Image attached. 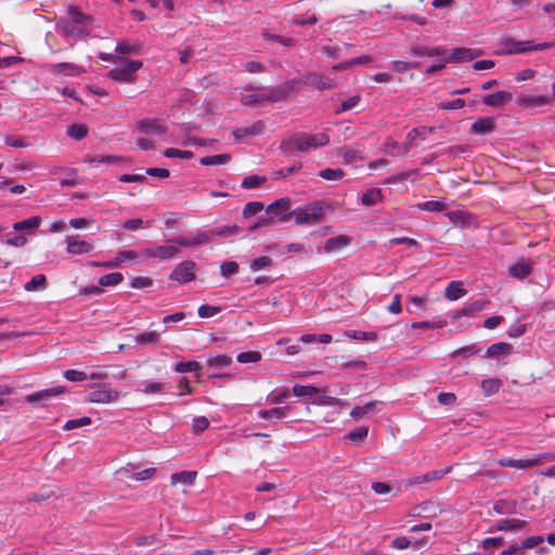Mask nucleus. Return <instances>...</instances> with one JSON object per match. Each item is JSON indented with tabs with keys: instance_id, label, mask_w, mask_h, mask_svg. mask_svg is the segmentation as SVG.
Masks as SVG:
<instances>
[{
	"instance_id": "obj_1",
	"label": "nucleus",
	"mask_w": 555,
	"mask_h": 555,
	"mask_svg": "<svg viewBox=\"0 0 555 555\" xmlns=\"http://www.w3.org/2000/svg\"><path fill=\"white\" fill-rule=\"evenodd\" d=\"M330 143L326 133L307 134L304 132L292 135L288 140L281 143V150L286 155H293L295 151L308 152L310 149L325 146Z\"/></svg>"
},
{
	"instance_id": "obj_2",
	"label": "nucleus",
	"mask_w": 555,
	"mask_h": 555,
	"mask_svg": "<svg viewBox=\"0 0 555 555\" xmlns=\"http://www.w3.org/2000/svg\"><path fill=\"white\" fill-rule=\"evenodd\" d=\"M143 66L142 61L122 59L120 65L112 68L107 73V77L114 81L121 83H133L137 79V72Z\"/></svg>"
},
{
	"instance_id": "obj_3",
	"label": "nucleus",
	"mask_w": 555,
	"mask_h": 555,
	"mask_svg": "<svg viewBox=\"0 0 555 555\" xmlns=\"http://www.w3.org/2000/svg\"><path fill=\"white\" fill-rule=\"evenodd\" d=\"M322 215L323 208L318 204L306 205L292 210V216L298 225L315 224L320 222Z\"/></svg>"
},
{
	"instance_id": "obj_4",
	"label": "nucleus",
	"mask_w": 555,
	"mask_h": 555,
	"mask_svg": "<svg viewBox=\"0 0 555 555\" xmlns=\"http://www.w3.org/2000/svg\"><path fill=\"white\" fill-rule=\"evenodd\" d=\"M172 244L173 243L145 248L142 250V256L144 259L157 258L159 261L173 259L178 255L179 248Z\"/></svg>"
},
{
	"instance_id": "obj_5",
	"label": "nucleus",
	"mask_w": 555,
	"mask_h": 555,
	"mask_svg": "<svg viewBox=\"0 0 555 555\" xmlns=\"http://www.w3.org/2000/svg\"><path fill=\"white\" fill-rule=\"evenodd\" d=\"M196 264L192 260H184L180 262L173 271L170 273V279L180 284H185L195 280V269Z\"/></svg>"
},
{
	"instance_id": "obj_6",
	"label": "nucleus",
	"mask_w": 555,
	"mask_h": 555,
	"mask_svg": "<svg viewBox=\"0 0 555 555\" xmlns=\"http://www.w3.org/2000/svg\"><path fill=\"white\" fill-rule=\"evenodd\" d=\"M299 90V83L297 80L293 79L286 81L266 93V101L268 102H279L286 99L292 92Z\"/></svg>"
},
{
	"instance_id": "obj_7",
	"label": "nucleus",
	"mask_w": 555,
	"mask_h": 555,
	"mask_svg": "<svg viewBox=\"0 0 555 555\" xmlns=\"http://www.w3.org/2000/svg\"><path fill=\"white\" fill-rule=\"evenodd\" d=\"M210 242V234L206 231H197L194 235L178 236L168 241L181 247H197L208 244Z\"/></svg>"
},
{
	"instance_id": "obj_8",
	"label": "nucleus",
	"mask_w": 555,
	"mask_h": 555,
	"mask_svg": "<svg viewBox=\"0 0 555 555\" xmlns=\"http://www.w3.org/2000/svg\"><path fill=\"white\" fill-rule=\"evenodd\" d=\"M480 55H482V50H480V49L455 48V49L451 50L450 53L447 52L446 62H449V63L469 62Z\"/></svg>"
},
{
	"instance_id": "obj_9",
	"label": "nucleus",
	"mask_w": 555,
	"mask_h": 555,
	"mask_svg": "<svg viewBox=\"0 0 555 555\" xmlns=\"http://www.w3.org/2000/svg\"><path fill=\"white\" fill-rule=\"evenodd\" d=\"M292 201L288 197H282L267 207V212L279 218L280 221L286 222L292 217L289 211Z\"/></svg>"
},
{
	"instance_id": "obj_10",
	"label": "nucleus",
	"mask_w": 555,
	"mask_h": 555,
	"mask_svg": "<svg viewBox=\"0 0 555 555\" xmlns=\"http://www.w3.org/2000/svg\"><path fill=\"white\" fill-rule=\"evenodd\" d=\"M119 398V391L112 389L104 385L103 388L91 391L88 395L87 401L91 403H111L117 401Z\"/></svg>"
},
{
	"instance_id": "obj_11",
	"label": "nucleus",
	"mask_w": 555,
	"mask_h": 555,
	"mask_svg": "<svg viewBox=\"0 0 555 555\" xmlns=\"http://www.w3.org/2000/svg\"><path fill=\"white\" fill-rule=\"evenodd\" d=\"M139 254L135 250H120L116 258L105 262H93L94 267L118 268L122 262H139Z\"/></svg>"
},
{
	"instance_id": "obj_12",
	"label": "nucleus",
	"mask_w": 555,
	"mask_h": 555,
	"mask_svg": "<svg viewBox=\"0 0 555 555\" xmlns=\"http://www.w3.org/2000/svg\"><path fill=\"white\" fill-rule=\"evenodd\" d=\"M66 388L64 386H55L49 389H44L35 393L27 395L25 397V400L29 403H42L44 404L46 401L49 399L56 397L59 395L64 393Z\"/></svg>"
},
{
	"instance_id": "obj_13",
	"label": "nucleus",
	"mask_w": 555,
	"mask_h": 555,
	"mask_svg": "<svg viewBox=\"0 0 555 555\" xmlns=\"http://www.w3.org/2000/svg\"><path fill=\"white\" fill-rule=\"evenodd\" d=\"M302 81L305 85L314 87L320 91L334 87L333 79L318 73L306 74L302 78Z\"/></svg>"
},
{
	"instance_id": "obj_14",
	"label": "nucleus",
	"mask_w": 555,
	"mask_h": 555,
	"mask_svg": "<svg viewBox=\"0 0 555 555\" xmlns=\"http://www.w3.org/2000/svg\"><path fill=\"white\" fill-rule=\"evenodd\" d=\"M501 467H512L516 469H526L541 464V457H532L526 460H515L511 457H502L498 461Z\"/></svg>"
},
{
	"instance_id": "obj_15",
	"label": "nucleus",
	"mask_w": 555,
	"mask_h": 555,
	"mask_svg": "<svg viewBox=\"0 0 555 555\" xmlns=\"http://www.w3.org/2000/svg\"><path fill=\"white\" fill-rule=\"evenodd\" d=\"M137 128L144 134H163L166 132L164 124L154 118H144L137 124Z\"/></svg>"
},
{
	"instance_id": "obj_16",
	"label": "nucleus",
	"mask_w": 555,
	"mask_h": 555,
	"mask_svg": "<svg viewBox=\"0 0 555 555\" xmlns=\"http://www.w3.org/2000/svg\"><path fill=\"white\" fill-rule=\"evenodd\" d=\"M260 90V87H257L255 85H247L244 88V93L241 94V103L244 106H254L257 105L259 102L266 101V93L260 92H254L251 91H258Z\"/></svg>"
},
{
	"instance_id": "obj_17",
	"label": "nucleus",
	"mask_w": 555,
	"mask_h": 555,
	"mask_svg": "<svg viewBox=\"0 0 555 555\" xmlns=\"http://www.w3.org/2000/svg\"><path fill=\"white\" fill-rule=\"evenodd\" d=\"M66 244L67 253L72 255L89 254L93 249L90 243L79 240L77 236H67Z\"/></svg>"
},
{
	"instance_id": "obj_18",
	"label": "nucleus",
	"mask_w": 555,
	"mask_h": 555,
	"mask_svg": "<svg viewBox=\"0 0 555 555\" xmlns=\"http://www.w3.org/2000/svg\"><path fill=\"white\" fill-rule=\"evenodd\" d=\"M266 129V125L262 120H257L249 127H237L233 130V135L235 140L240 141L245 137L249 135H260L263 133Z\"/></svg>"
},
{
	"instance_id": "obj_19",
	"label": "nucleus",
	"mask_w": 555,
	"mask_h": 555,
	"mask_svg": "<svg viewBox=\"0 0 555 555\" xmlns=\"http://www.w3.org/2000/svg\"><path fill=\"white\" fill-rule=\"evenodd\" d=\"M490 302L485 299H478L466 304L462 309L456 310L452 318L460 319L461 317H474L477 312L485 309Z\"/></svg>"
},
{
	"instance_id": "obj_20",
	"label": "nucleus",
	"mask_w": 555,
	"mask_h": 555,
	"mask_svg": "<svg viewBox=\"0 0 555 555\" xmlns=\"http://www.w3.org/2000/svg\"><path fill=\"white\" fill-rule=\"evenodd\" d=\"M502 44L504 49L500 51L499 54H514L531 51L530 41H516L513 38H507L502 42Z\"/></svg>"
},
{
	"instance_id": "obj_21",
	"label": "nucleus",
	"mask_w": 555,
	"mask_h": 555,
	"mask_svg": "<svg viewBox=\"0 0 555 555\" xmlns=\"http://www.w3.org/2000/svg\"><path fill=\"white\" fill-rule=\"evenodd\" d=\"M513 100V94L508 91H496L482 98L483 104L491 107H500Z\"/></svg>"
},
{
	"instance_id": "obj_22",
	"label": "nucleus",
	"mask_w": 555,
	"mask_h": 555,
	"mask_svg": "<svg viewBox=\"0 0 555 555\" xmlns=\"http://www.w3.org/2000/svg\"><path fill=\"white\" fill-rule=\"evenodd\" d=\"M532 272V263L529 260L521 259L515 264L508 268V273L511 276L517 280H524Z\"/></svg>"
},
{
	"instance_id": "obj_23",
	"label": "nucleus",
	"mask_w": 555,
	"mask_h": 555,
	"mask_svg": "<svg viewBox=\"0 0 555 555\" xmlns=\"http://www.w3.org/2000/svg\"><path fill=\"white\" fill-rule=\"evenodd\" d=\"M351 242V238L348 235H338L335 237H331L326 240L324 244V250L327 254L336 253L345 247H347Z\"/></svg>"
},
{
	"instance_id": "obj_24",
	"label": "nucleus",
	"mask_w": 555,
	"mask_h": 555,
	"mask_svg": "<svg viewBox=\"0 0 555 555\" xmlns=\"http://www.w3.org/2000/svg\"><path fill=\"white\" fill-rule=\"evenodd\" d=\"M410 53H411V55H413L415 57H421V56H428V57L446 56L447 55V50L441 48V47L426 48V47H422V46H413L411 48V50H410Z\"/></svg>"
},
{
	"instance_id": "obj_25",
	"label": "nucleus",
	"mask_w": 555,
	"mask_h": 555,
	"mask_svg": "<svg viewBox=\"0 0 555 555\" xmlns=\"http://www.w3.org/2000/svg\"><path fill=\"white\" fill-rule=\"evenodd\" d=\"M52 72L55 74H64L66 76H78L85 73V69L73 63H57L52 66Z\"/></svg>"
},
{
	"instance_id": "obj_26",
	"label": "nucleus",
	"mask_w": 555,
	"mask_h": 555,
	"mask_svg": "<svg viewBox=\"0 0 555 555\" xmlns=\"http://www.w3.org/2000/svg\"><path fill=\"white\" fill-rule=\"evenodd\" d=\"M494 120L491 117H481L472 125V131L477 134L490 133L494 130Z\"/></svg>"
},
{
	"instance_id": "obj_27",
	"label": "nucleus",
	"mask_w": 555,
	"mask_h": 555,
	"mask_svg": "<svg viewBox=\"0 0 555 555\" xmlns=\"http://www.w3.org/2000/svg\"><path fill=\"white\" fill-rule=\"evenodd\" d=\"M197 473L194 470H182L175 473L170 477L171 486L188 485L191 486L196 479Z\"/></svg>"
},
{
	"instance_id": "obj_28",
	"label": "nucleus",
	"mask_w": 555,
	"mask_h": 555,
	"mask_svg": "<svg viewBox=\"0 0 555 555\" xmlns=\"http://www.w3.org/2000/svg\"><path fill=\"white\" fill-rule=\"evenodd\" d=\"M129 338L135 344L147 346L159 344V335L155 331L144 332L138 335H129Z\"/></svg>"
},
{
	"instance_id": "obj_29",
	"label": "nucleus",
	"mask_w": 555,
	"mask_h": 555,
	"mask_svg": "<svg viewBox=\"0 0 555 555\" xmlns=\"http://www.w3.org/2000/svg\"><path fill=\"white\" fill-rule=\"evenodd\" d=\"M379 402L374 400V401H370L367 402L366 404L364 405H357L354 406L351 411H350V416L354 420H361L363 418L364 416H366L367 414H372V413H375L377 410H376V405L378 404Z\"/></svg>"
},
{
	"instance_id": "obj_30",
	"label": "nucleus",
	"mask_w": 555,
	"mask_h": 555,
	"mask_svg": "<svg viewBox=\"0 0 555 555\" xmlns=\"http://www.w3.org/2000/svg\"><path fill=\"white\" fill-rule=\"evenodd\" d=\"M553 102L552 96L547 95H533V96H524L518 100V104L527 107L533 106H542Z\"/></svg>"
},
{
	"instance_id": "obj_31",
	"label": "nucleus",
	"mask_w": 555,
	"mask_h": 555,
	"mask_svg": "<svg viewBox=\"0 0 555 555\" xmlns=\"http://www.w3.org/2000/svg\"><path fill=\"white\" fill-rule=\"evenodd\" d=\"M526 521L517 518H506L496 521L495 527L500 531L518 530L526 526Z\"/></svg>"
},
{
	"instance_id": "obj_32",
	"label": "nucleus",
	"mask_w": 555,
	"mask_h": 555,
	"mask_svg": "<svg viewBox=\"0 0 555 555\" xmlns=\"http://www.w3.org/2000/svg\"><path fill=\"white\" fill-rule=\"evenodd\" d=\"M466 291L463 288L462 282L452 281L446 288V297L450 300H456L463 297Z\"/></svg>"
},
{
	"instance_id": "obj_33",
	"label": "nucleus",
	"mask_w": 555,
	"mask_h": 555,
	"mask_svg": "<svg viewBox=\"0 0 555 555\" xmlns=\"http://www.w3.org/2000/svg\"><path fill=\"white\" fill-rule=\"evenodd\" d=\"M450 472V468H444V469H436V470H431V472H428L422 476H418L414 479L413 483H424V482H429V481H433V480H440L442 479L448 473Z\"/></svg>"
},
{
	"instance_id": "obj_34",
	"label": "nucleus",
	"mask_w": 555,
	"mask_h": 555,
	"mask_svg": "<svg viewBox=\"0 0 555 555\" xmlns=\"http://www.w3.org/2000/svg\"><path fill=\"white\" fill-rule=\"evenodd\" d=\"M40 223L41 218L39 216H33L22 221L15 222L13 224V230L15 232H22L24 230L37 229L40 225Z\"/></svg>"
},
{
	"instance_id": "obj_35",
	"label": "nucleus",
	"mask_w": 555,
	"mask_h": 555,
	"mask_svg": "<svg viewBox=\"0 0 555 555\" xmlns=\"http://www.w3.org/2000/svg\"><path fill=\"white\" fill-rule=\"evenodd\" d=\"M231 155L230 154H218L211 156H205L199 159V163L204 166H219L225 165L230 163Z\"/></svg>"
},
{
	"instance_id": "obj_36",
	"label": "nucleus",
	"mask_w": 555,
	"mask_h": 555,
	"mask_svg": "<svg viewBox=\"0 0 555 555\" xmlns=\"http://www.w3.org/2000/svg\"><path fill=\"white\" fill-rule=\"evenodd\" d=\"M383 199V193L380 189H371L366 191L361 198V203L365 206H373Z\"/></svg>"
},
{
	"instance_id": "obj_37",
	"label": "nucleus",
	"mask_w": 555,
	"mask_h": 555,
	"mask_svg": "<svg viewBox=\"0 0 555 555\" xmlns=\"http://www.w3.org/2000/svg\"><path fill=\"white\" fill-rule=\"evenodd\" d=\"M503 382L499 378H487L481 382V388L486 396H492L501 389Z\"/></svg>"
},
{
	"instance_id": "obj_38",
	"label": "nucleus",
	"mask_w": 555,
	"mask_h": 555,
	"mask_svg": "<svg viewBox=\"0 0 555 555\" xmlns=\"http://www.w3.org/2000/svg\"><path fill=\"white\" fill-rule=\"evenodd\" d=\"M47 287V278L44 274H36L24 286L26 292H37Z\"/></svg>"
},
{
	"instance_id": "obj_39",
	"label": "nucleus",
	"mask_w": 555,
	"mask_h": 555,
	"mask_svg": "<svg viewBox=\"0 0 555 555\" xmlns=\"http://www.w3.org/2000/svg\"><path fill=\"white\" fill-rule=\"evenodd\" d=\"M446 203L443 199L427 201L416 205V208L424 211L440 212L446 209Z\"/></svg>"
},
{
	"instance_id": "obj_40",
	"label": "nucleus",
	"mask_w": 555,
	"mask_h": 555,
	"mask_svg": "<svg viewBox=\"0 0 555 555\" xmlns=\"http://www.w3.org/2000/svg\"><path fill=\"white\" fill-rule=\"evenodd\" d=\"M67 12L70 22L75 25H86L88 22L91 21V17L89 15H86L76 7H69Z\"/></svg>"
},
{
	"instance_id": "obj_41",
	"label": "nucleus",
	"mask_w": 555,
	"mask_h": 555,
	"mask_svg": "<svg viewBox=\"0 0 555 555\" xmlns=\"http://www.w3.org/2000/svg\"><path fill=\"white\" fill-rule=\"evenodd\" d=\"M124 280V275L120 272H112L105 275H102L99 279L100 286H116L120 284Z\"/></svg>"
},
{
	"instance_id": "obj_42",
	"label": "nucleus",
	"mask_w": 555,
	"mask_h": 555,
	"mask_svg": "<svg viewBox=\"0 0 555 555\" xmlns=\"http://www.w3.org/2000/svg\"><path fill=\"white\" fill-rule=\"evenodd\" d=\"M287 409H288L287 406H284V408H273L270 410H260L258 415H259V417H261L263 420H272V418L281 420L282 417L285 416Z\"/></svg>"
},
{
	"instance_id": "obj_43",
	"label": "nucleus",
	"mask_w": 555,
	"mask_h": 555,
	"mask_svg": "<svg viewBox=\"0 0 555 555\" xmlns=\"http://www.w3.org/2000/svg\"><path fill=\"white\" fill-rule=\"evenodd\" d=\"M319 392V389L314 386H306V385H299V384H296L294 387H293V393L296 396V397H313L315 395H318Z\"/></svg>"
},
{
	"instance_id": "obj_44",
	"label": "nucleus",
	"mask_w": 555,
	"mask_h": 555,
	"mask_svg": "<svg viewBox=\"0 0 555 555\" xmlns=\"http://www.w3.org/2000/svg\"><path fill=\"white\" fill-rule=\"evenodd\" d=\"M66 133L70 138H74L76 140H81L87 135L88 128H87V126H85L82 124H73L72 126H69L67 128Z\"/></svg>"
},
{
	"instance_id": "obj_45",
	"label": "nucleus",
	"mask_w": 555,
	"mask_h": 555,
	"mask_svg": "<svg viewBox=\"0 0 555 555\" xmlns=\"http://www.w3.org/2000/svg\"><path fill=\"white\" fill-rule=\"evenodd\" d=\"M319 176L325 180L337 181L345 177V172L340 168H325L320 171Z\"/></svg>"
},
{
	"instance_id": "obj_46",
	"label": "nucleus",
	"mask_w": 555,
	"mask_h": 555,
	"mask_svg": "<svg viewBox=\"0 0 555 555\" xmlns=\"http://www.w3.org/2000/svg\"><path fill=\"white\" fill-rule=\"evenodd\" d=\"M231 363H232V358L225 353H220L215 357H210L207 360L208 366L224 367V366H229Z\"/></svg>"
},
{
	"instance_id": "obj_47",
	"label": "nucleus",
	"mask_w": 555,
	"mask_h": 555,
	"mask_svg": "<svg viewBox=\"0 0 555 555\" xmlns=\"http://www.w3.org/2000/svg\"><path fill=\"white\" fill-rule=\"evenodd\" d=\"M267 181L266 177L251 175L243 179L241 186L243 189H256Z\"/></svg>"
},
{
	"instance_id": "obj_48",
	"label": "nucleus",
	"mask_w": 555,
	"mask_h": 555,
	"mask_svg": "<svg viewBox=\"0 0 555 555\" xmlns=\"http://www.w3.org/2000/svg\"><path fill=\"white\" fill-rule=\"evenodd\" d=\"M140 50V44L129 41L118 42L115 51L121 54H135Z\"/></svg>"
},
{
	"instance_id": "obj_49",
	"label": "nucleus",
	"mask_w": 555,
	"mask_h": 555,
	"mask_svg": "<svg viewBox=\"0 0 555 555\" xmlns=\"http://www.w3.org/2000/svg\"><path fill=\"white\" fill-rule=\"evenodd\" d=\"M345 335L353 339H362L365 341H375L377 339L375 332L347 331Z\"/></svg>"
},
{
	"instance_id": "obj_50",
	"label": "nucleus",
	"mask_w": 555,
	"mask_h": 555,
	"mask_svg": "<svg viewBox=\"0 0 555 555\" xmlns=\"http://www.w3.org/2000/svg\"><path fill=\"white\" fill-rule=\"evenodd\" d=\"M512 351V346L507 343H498L493 344L488 349V354L490 357H496L499 354H508Z\"/></svg>"
},
{
	"instance_id": "obj_51",
	"label": "nucleus",
	"mask_w": 555,
	"mask_h": 555,
	"mask_svg": "<svg viewBox=\"0 0 555 555\" xmlns=\"http://www.w3.org/2000/svg\"><path fill=\"white\" fill-rule=\"evenodd\" d=\"M262 356L259 351H245L241 352L236 360L240 363H256L261 360Z\"/></svg>"
},
{
	"instance_id": "obj_52",
	"label": "nucleus",
	"mask_w": 555,
	"mask_h": 555,
	"mask_svg": "<svg viewBox=\"0 0 555 555\" xmlns=\"http://www.w3.org/2000/svg\"><path fill=\"white\" fill-rule=\"evenodd\" d=\"M202 365L197 361L179 362L175 365V371L178 373L197 372Z\"/></svg>"
},
{
	"instance_id": "obj_53",
	"label": "nucleus",
	"mask_w": 555,
	"mask_h": 555,
	"mask_svg": "<svg viewBox=\"0 0 555 555\" xmlns=\"http://www.w3.org/2000/svg\"><path fill=\"white\" fill-rule=\"evenodd\" d=\"M164 156L169 158L179 157L182 159H190L194 156V154L192 151L169 147L164 151Z\"/></svg>"
},
{
	"instance_id": "obj_54",
	"label": "nucleus",
	"mask_w": 555,
	"mask_h": 555,
	"mask_svg": "<svg viewBox=\"0 0 555 555\" xmlns=\"http://www.w3.org/2000/svg\"><path fill=\"white\" fill-rule=\"evenodd\" d=\"M141 386H143V388L141 390L145 395L160 393V392H163V390L165 388V385L162 383L147 382V380L142 382Z\"/></svg>"
},
{
	"instance_id": "obj_55",
	"label": "nucleus",
	"mask_w": 555,
	"mask_h": 555,
	"mask_svg": "<svg viewBox=\"0 0 555 555\" xmlns=\"http://www.w3.org/2000/svg\"><path fill=\"white\" fill-rule=\"evenodd\" d=\"M221 311V307L219 306H209V305H202L199 306L197 310V314L199 318L208 319L212 318L214 315L218 314Z\"/></svg>"
},
{
	"instance_id": "obj_56",
	"label": "nucleus",
	"mask_w": 555,
	"mask_h": 555,
	"mask_svg": "<svg viewBox=\"0 0 555 555\" xmlns=\"http://www.w3.org/2000/svg\"><path fill=\"white\" fill-rule=\"evenodd\" d=\"M4 143L12 147H28L30 143L27 141L25 137L18 135H7L4 138Z\"/></svg>"
},
{
	"instance_id": "obj_57",
	"label": "nucleus",
	"mask_w": 555,
	"mask_h": 555,
	"mask_svg": "<svg viewBox=\"0 0 555 555\" xmlns=\"http://www.w3.org/2000/svg\"><path fill=\"white\" fill-rule=\"evenodd\" d=\"M91 418L88 416H83L77 420H69L63 425L64 430H73L82 426H88L91 424Z\"/></svg>"
},
{
	"instance_id": "obj_58",
	"label": "nucleus",
	"mask_w": 555,
	"mask_h": 555,
	"mask_svg": "<svg viewBox=\"0 0 555 555\" xmlns=\"http://www.w3.org/2000/svg\"><path fill=\"white\" fill-rule=\"evenodd\" d=\"M262 36L264 39L276 41L284 47H294L296 44V40L293 38L283 37V36H279V35H272L269 33H263Z\"/></svg>"
},
{
	"instance_id": "obj_59",
	"label": "nucleus",
	"mask_w": 555,
	"mask_h": 555,
	"mask_svg": "<svg viewBox=\"0 0 555 555\" xmlns=\"http://www.w3.org/2000/svg\"><path fill=\"white\" fill-rule=\"evenodd\" d=\"M369 428L366 426H360L349 431L348 438L353 442H361L364 438L367 437Z\"/></svg>"
},
{
	"instance_id": "obj_60",
	"label": "nucleus",
	"mask_w": 555,
	"mask_h": 555,
	"mask_svg": "<svg viewBox=\"0 0 555 555\" xmlns=\"http://www.w3.org/2000/svg\"><path fill=\"white\" fill-rule=\"evenodd\" d=\"M273 263L272 259L268 256H262V257H259V258H256L251 263H250V269L251 271L256 272V271H259L261 269H264V268H268V267H271Z\"/></svg>"
},
{
	"instance_id": "obj_61",
	"label": "nucleus",
	"mask_w": 555,
	"mask_h": 555,
	"mask_svg": "<svg viewBox=\"0 0 555 555\" xmlns=\"http://www.w3.org/2000/svg\"><path fill=\"white\" fill-rule=\"evenodd\" d=\"M416 172H417V170H409V171H402V172L392 175L385 180V183L386 184H395V183L404 181V180L409 179L410 177H412L413 175H415Z\"/></svg>"
},
{
	"instance_id": "obj_62",
	"label": "nucleus",
	"mask_w": 555,
	"mask_h": 555,
	"mask_svg": "<svg viewBox=\"0 0 555 555\" xmlns=\"http://www.w3.org/2000/svg\"><path fill=\"white\" fill-rule=\"evenodd\" d=\"M262 209L263 204L261 202H249L245 205L243 209V216L247 218L260 212Z\"/></svg>"
},
{
	"instance_id": "obj_63",
	"label": "nucleus",
	"mask_w": 555,
	"mask_h": 555,
	"mask_svg": "<svg viewBox=\"0 0 555 555\" xmlns=\"http://www.w3.org/2000/svg\"><path fill=\"white\" fill-rule=\"evenodd\" d=\"M28 238L25 234H16L14 236H8L4 243L12 247H23L27 244Z\"/></svg>"
},
{
	"instance_id": "obj_64",
	"label": "nucleus",
	"mask_w": 555,
	"mask_h": 555,
	"mask_svg": "<svg viewBox=\"0 0 555 555\" xmlns=\"http://www.w3.org/2000/svg\"><path fill=\"white\" fill-rule=\"evenodd\" d=\"M465 106V100L463 99H455L452 101L441 102L438 104V107L443 111H452V109H460Z\"/></svg>"
}]
</instances>
